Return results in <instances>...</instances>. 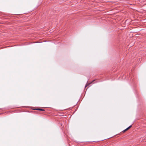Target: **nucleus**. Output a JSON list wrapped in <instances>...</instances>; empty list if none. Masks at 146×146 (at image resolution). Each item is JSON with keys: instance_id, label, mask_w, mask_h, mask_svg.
Returning a JSON list of instances; mask_svg holds the SVG:
<instances>
[{"instance_id": "obj_1", "label": "nucleus", "mask_w": 146, "mask_h": 146, "mask_svg": "<svg viewBox=\"0 0 146 146\" xmlns=\"http://www.w3.org/2000/svg\"><path fill=\"white\" fill-rule=\"evenodd\" d=\"M36 110H40V111H44V110L43 109H40V108L36 109Z\"/></svg>"}, {"instance_id": "obj_2", "label": "nucleus", "mask_w": 146, "mask_h": 146, "mask_svg": "<svg viewBox=\"0 0 146 146\" xmlns=\"http://www.w3.org/2000/svg\"><path fill=\"white\" fill-rule=\"evenodd\" d=\"M91 83H86V86H85V87H87V86H89L90 84H91Z\"/></svg>"}, {"instance_id": "obj_3", "label": "nucleus", "mask_w": 146, "mask_h": 146, "mask_svg": "<svg viewBox=\"0 0 146 146\" xmlns=\"http://www.w3.org/2000/svg\"><path fill=\"white\" fill-rule=\"evenodd\" d=\"M132 126V125H131L129 126L128 127H127V128L125 129L126 131H127V130H128Z\"/></svg>"}, {"instance_id": "obj_4", "label": "nucleus", "mask_w": 146, "mask_h": 146, "mask_svg": "<svg viewBox=\"0 0 146 146\" xmlns=\"http://www.w3.org/2000/svg\"><path fill=\"white\" fill-rule=\"evenodd\" d=\"M132 126V125H131L129 126L128 127H127V128L125 129L126 131H127V130H128Z\"/></svg>"}, {"instance_id": "obj_5", "label": "nucleus", "mask_w": 146, "mask_h": 146, "mask_svg": "<svg viewBox=\"0 0 146 146\" xmlns=\"http://www.w3.org/2000/svg\"><path fill=\"white\" fill-rule=\"evenodd\" d=\"M126 131L125 129V130H124L123 131V132H125V131Z\"/></svg>"}, {"instance_id": "obj_6", "label": "nucleus", "mask_w": 146, "mask_h": 146, "mask_svg": "<svg viewBox=\"0 0 146 146\" xmlns=\"http://www.w3.org/2000/svg\"><path fill=\"white\" fill-rule=\"evenodd\" d=\"M93 81H94V80H93V81H92V82H93Z\"/></svg>"}, {"instance_id": "obj_7", "label": "nucleus", "mask_w": 146, "mask_h": 146, "mask_svg": "<svg viewBox=\"0 0 146 146\" xmlns=\"http://www.w3.org/2000/svg\"><path fill=\"white\" fill-rule=\"evenodd\" d=\"M93 81H94V80H93V81H92V82H93Z\"/></svg>"}, {"instance_id": "obj_8", "label": "nucleus", "mask_w": 146, "mask_h": 146, "mask_svg": "<svg viewBox=\"0 0 146 146\" xmlns=\"http://www.w3.org/2000/svg\"><path fill=\"white\" fill-rule=\"evenodd\" d=\"M93 81H94V80H93V81H92V82H93Z\"/></svg>"}, {"instance_id": "obj_9", "label": "nucleus", "mask_w": 146, "mask_h": 146, "mask_svg": "<svg viewBox=\"0 0 146 146\" xmlns=\"http://www.w3.org/2000/svg\"><path fill=\"white\" fill-rule=\"evenodd\" d=\"M93 81H94V80H93V81H92V82H93Z\"/></svg>"}]
</instances>
